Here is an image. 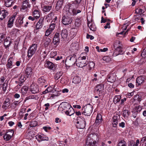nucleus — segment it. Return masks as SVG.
Instances as JSON below:
<instances>
[{
  "mask_svg": "<svg viewBox=\"0 0 146 146\" xmlns=\"http://www.w3.org/2000/svg\"><path fill=\"white\" fill-rule=\"evenodd\" d=\"M56 86H51L48 87L46 89L47 90L48 92H50L52 90V89H54V90L55 91L57 92H58V91L57 90H56Z\"/></svg>",
  "mask_w": 146,
  "mask_h": 146,
  "instance_id": "nucleus-38",
  "label": "nucleus"
},
{
  "mask_svg": "<svg viewBox=\"0 0 146 146\" xmlns=\"http://www.w3.org/2000/svg\"><path fill=\"white\" fill-rule=\"evenodd\" d=\"M87 64L86 60L78 59L77 60L76 65L79 67L82 68Z\"/></svg>",
  "mask_w": 146,
  "mask_h": 146,
  "instance_id": "nucleus-13",
  "label": "nucleus"
},
{
  "mask_svg": "<svg viewBox=\"0 0 146 146\" xmlns=\"http://www.w3.org/2000/svg\"><path fill=\"white\" fill-rule=\"evenodd\" d=\"M11 40L9 36H7L4 40V45L6 47H8L10 44Z\"/></svg>",
  "mask_w": 146,
  "mask_h": 146,
  "instance_id": "nucleus-27",
  "label": "nucleus"
},
{
  "mask_svg": "<svg viewBox=\"0 0 146 146\" xmlns=\"http://www.w3.org/2000/svg\"><path fill=\"white\" fill-rule=\"evenodd\" d=\"M37 97L35 95H32L29 96L28 97H26V99L27 100H29V99H36V98Z\"/></svg>",
  "mask_w": 146,
  "mask_h": 146,
  "instance_id": "nucleus-55",
  "label": "nucleus"
},
{
  "mask_svg": "<svg viewBox=\"0 0 146 146\" xmlns=\"http://www.w3.org/2000/svg\"><path fill=\"white\" fill-rule=\"evenodd\" d=\"M64 0H59L56 4V9L57 11H60L63 3Z\"/></svg>",
  "mask_w": 146,
  "mask_h": 146,
  "instance_id": "nucleus-20",
  "label": "nucleus"
},
{
  "mask_svg": "<svg viewBox=\"0 0 146 146\" xmlns=\"http://www.w3.org/2000/svg\"><path fill=\"white\" fill-rule=\"evenodd\" d=\"M81 24V20L80 18L76 19L75 21V25L77 27H78L80 26Z\"/></svg>",
  "mask_w": 146,
  "mask_h": 146,
  "instance_id": "nucleus-43",
  "label": "nucleus"
},
{
  "mask_svg": "<svg viewBox=\"0 0 146 146\" xmlns=\"http://www.w3.org/2000/svg\"><path fill=\"white\" fill-rule=\"evenodd\" d=\"M100 134L94 133L89 135L87 138L86 146H97V141L98 140Z\"/></svg>",
  "mask_w": 146,
  "mask_h": 146,
  "instance_id": "nucleus-2",
  "label": "nucleus"
},
{
  "mask_svg": "<svg viewBox=\"0 0 146 146\" xmlns=\"http://www.w3.org/2000/svg\"><path fill=\"white\" fill-rule=\"evenodd\" d=\"M103 60L106 62H108L111 61V59L109 56H105L102 58Z\"/></svg>",
  "mask_w": 146,
  "mask_h": 146,
  "instance_id": "nucleus-48",
  "label": "nucleus"
},
{
  "mask_svg": "<svg viewBox=\"0 0 146 146\" xmlns=\"http://www.w3.org/2000/svg\"><path fill=\"white\" fill-rule=\"evenodd\" d=\"M65 113L66 115L70 116L73 115L75 112L74 109L71 106L70 108L65 111Z\"/></svg>",
  "mask_w": 146,
  "mask_h": 146,
  "instance_id": "nucleus-25",
  "label": "nucleus"
},
{
  "mask_svg": "<svg viewBox=\"0 0 146 146\" xmlns=\"http://www.w3.org/2000/svg\"><path fill=\"white\" fill-rule=\"evenodd\" d=\"M44 19L43 18H40L39 19L36 25L35 28L34 30L35 33H37L39 31V30L42 27L44 24Z\"/></svg>",
  "mask_w": 146,
  "mask_h": 146,
  "instance_id": "nucleus-7",
  "label": "nucleus"
},
{
  "mask_svg": "<svg viewBox=\"0 0 146 146\" xmlns=\"http://www.w3.org/2000/svg\"><path fill=\"white\" fill-rule=\"evenodd\" d=\"M118 146H127L126 142L123 140L119 141L117 144Z\"/></svg>",
  "mask_w": 146,
  "mask_h": 146,
  "instance_id": "nucleus-45",
  "label": "nucleus"
},
{
  "mask_svg": "<svg viewBox=\"0 0 146 146\" xmlns=\"http://www.w3.org/2000/svg\"><path fill=\"white\" fill-rule=\"evenodd\" d=\"M46 82V81L42 78H40L38 80V83L41 86L44 85Z\"/></svg>",
  "mask_w": 146,
  "mask_h": 146,
  "instance_id": "nucleus-39",
  "label": "nucleus"
},
{
  "mask_svg": "<svg viewBox=\"0 0 146 146\" xmlns=\"http://www.w3.org/2000/svg\"><path fill=\"white\" fill-rule=\"evenodd\" d=\"M141 109V106L139 105H137L134 108V111L135 112H139Z\"/></svg>",
  "mask_w": 146,
  "mask_h": 146,
  "instance_id": "nucleus-47",
  "label": "nucleus"
},
{
  "mask_svg": "<svg viewBox=\"0 0 146 146\" xmlns=\"http://www.w3.org/2000/svg\"><path fill=\"white\" fill-rule=\"evenodd\" d=\"M81 0H76L74 3L71 4L69 6L67 13V15L71 16L76 15L77 14L81 12L82 6L80 7V3Z\"/></svg>",
  "mask_w": 146,
  "mask_h": 146,
  "instance_id": "nucleus-1",
  "label": "nucleus"
},
{
  "mask_svg": "<svg viewBox=\"0 0 146 146\" xmlns=\"http://www.w3.org/2000/svg\"><path fill=\"white\" fill-rule=\"evenodd\" d=\"M45 66L48 69L52 70H53L55 68V66L54 64L49 61H46Z\"/></svg>",
  "mask_w": 146,
  "mask_h": 146,
  "instance_id": "nucleus-21",
  "label": "nucleus"
},
{
  "mask_svg": "<svg viewBox=\"0 0 146 146\" xmlns=\"http://www.w3.org/2000/svg\"><path fill=\"white\" fill-rule=\"evenodd\" d=\"M129 24H124L123 25L122 27V29L123 31H124L126 30V29L127 28V27L129 26Z\"/></svg>",
  "mask_w": 146,
  "mask_h": 146,
  "instance_id": "nucleus-58",
  "label": "nucleus"
},
{
  "mask_svg": "<svg viewBox=\"0 0 146 146\" xmlns=\"http://www.w3.org/2000/svg\"><path fill=\"white\" fill-rule=\"evenodd\" d=\"M61 35L63 39L65 40L67 39L68 35L67 30L66 29H63L61 32Z\"/></svg>",
  "mask_w": 146,
  "mask_h": 146,
  "instance_id": "nucleus-26",
  "label": "nucleus"
},
{
  "mask_svg": "<svg viewBox=\"0 0 146 146\" xmlns=\"http://www.w3.org/2000/svg\"><path fill=\"white\" fill-rule=\"evenodd\" d=\"M8 15V12L5 10L0 11V20H3Z\"/></svg>",
  "mask_w": 146,
  "mask_h": 146,
  "instance_id": "nucleus-24",
  "label": "nucleus"
},
{
  "mask_svg": "<svg viewBox=\"0 0 146 146\" xmlns=\"http://www.w3.org/2000/svg\"><path fill=\"white\" fill-rule=\"evenodd\" d=\"M56 54V52H52L50 53V57H53L54 56H55Z\"/></svg>",
  "mask_w": 146,
  "mask_h": 146,
  "instance_id": "nucleus-63",
  "label": "nucleus"
},
{
  "mask_svg": "<svg viewBox=\"0 0 146 146\" xmlns=\"http://www.w3.org/2000/svg\"><path fill=\"white\" fill-rule=\"evenodd\" d=\"M71 106L68 102H63L60 104L58 109L61 111L65 110L66 111L68 108H70Z\"/></svg>",
  "mask_w": 146,
  "mask_h": 146,
  "instance_id": "nucleus-9",
  "label": "nucleus"
},
{
  "mask_svg": "<svg viewBox=\"0 0 146 146\" xmlns=\"http://www.w3.org/2000/svg\"><path fill=\"white\" fill-rule=\"evenodd\" d=\"M86 38H90V39L91 40H93L94 38V37L90 35H89V34H87L86 36Z\"/></svg>",
  "mask_w": 146,
  "mask_h": 146,
  "instance_id": "nucleus-62",
  "label": "nucleus"
},
{
  "mask_svg": "<svg viewBox=\"0 0 146 146\" xmlns=\"http://www.w3.org/2000/svg\"><path fill=\"white\" fill-rule=\"evenodd\" d=\"M96 119H98L102 121V115L100 113H98L97 115Z\"/></svg>",
  "mask_w": 146,
  "mask_h": 146,
  "instance_id": "nucleus-56",
  "label": "nucleus"
},
{
  "mask_svg": "<svg viewBox=\"0 0 146 146\" xmlns=\"http://www.w3.org/2000/svg\"><path fill=\"white\" fill-rule=\"evenodd\" d=\"M104 85L102 84H98L95 88V90L96 92H99L101 94L104 92Z\"/></svg>",
  "mask_w": 146,
  "mask_h": 146,
  "instance_id": "nucleus-17",
  "label": "nucleus"
},
{
  "mask_svg": "<svg viewBox=\"0 0 146 146\" xmlns=\"http://www.w3.org/2000/svg\"><path fill=\"white\" fill-rule=\"evenodd\" d=\"M52 32V31L50 30L49 29H47L45 32V35L44 36L48 37V36L51 34Z\"/></svg>",
  "mask_w": 146,
  "mask_h": 146,
  "instance_id": "nucleus-52",
  "label": "nucleus"
},
{
  "mask_svg": "<svg viewBox=\"0 0 146 146\" xmlns=\"http://www.w3.org/2000/svg\"><path fill=\"white\" fill-rule=\"evenodd\" d=\"M119 45H122V44H121L119 41L117 40L114 42L113 46L115 48L117 47Z\"/></svg>",
  "mask_w": 146,
  "mask_h": 146,
  "instance_id": "nucleus-49",
  "label": "nucleus"
},
{
  "mask_svg": "<svg viewBox=\"0 0 146 146\" xmlns=\"http://www.w3.org/2000/svg\"><path fill=\"white\" fill-rule=\"evenodd\" d=\"M121 97L120 96H115L113 98V101L114 103L116 104L120 101Z\"/></svg>",
  "mask_w": 146,
  "mask_h": 146,
  "instance_id": "nucleus-44",
  "label": "nucleus"
},
{
  "mask_svg": "<svg viewBox=\"0 0 146 146\" xmlns=\"http://www.w3.org/2000/svg\"><path fill=\"white\" fill-rule=\"evenodd\" d=\"M60 34L58 33H56L53 38H59Z\"/></svg>",
  "mask_w": 146,
  "mask_h": 146,
  "instance_id": "nucleus-64",
  "label": "nucleus"
},
{
  "mask_svg": "<svg viewBox=\"0 0 146 146\" xmlns=\"http://www.w3.org/2000/svg\"><path fill=\"white\" fill-rule=\"evenodd\" d=\"M40 13L38 9H35L33 13V15L36 19L40 17Z\"/></svg>",
  "mask_w": 146,
  "mask_h": 146,
  "instance_id": "nucleus-30",
  "label": "nucleus"
},
{
  "mask_svg": "<svg viewBox=\"0 0 146 146\" xmlns=\"http://www.w3.org/2000/svg\"><path fill=\"white\" fill-rule=\"evenodd\" d=\"M76 54L67 57L66 59V62L70 66L74 64L76 62Z\"/></svg>",
  "mask_w": 146,
  "mask_h": 146,
  "instance_id": "nucleus-5",
  "label": "nucleus"
},
{
  "mask_svg": "<svg viewBox=\"0 0 146 146\" xmlns=\"http://www.w3.org/2000/svg\"><path fill=\"white\" fill-rule=\"evenodd\" d=\"M146 141V136L143 137L140 140L141 143H144Z\"/></svg>",
  "mask_w": 146,
  "mask_h": 146,
  "instance_id": "nucleus-60",
  "label": "nucleus"
},
{
  "mask_svg": "<svg viewBox=\"0 0 146 146\" xmlns=\"http://www.w3.org/2000/svg\"><path fill=\"white\" fill-rule=\"evenodd\" d=\"M145 77L144 76H141L138 77L136 80V82L138 85H140L143 83L145 80Z\"/></svg>",
  "mask_w": 146,
  "mask_h": 146,
  "instance_id": "nucleus-23",
  "label": "nucleus"
},
{
  "mask_svg": "<svg viewBox=\"0 0 146 146\" xmlns=\"http://www.w3.org/2000/svg\"><path fill=\"white\" fill-rule=\"evenodd\" d=\"M23 17H19L16 20V23L19 26H21L22 25L23 23Z\"/></svg>",
  "mask_w": 146,
  "mask_h": 146,
  "instance_id": "nucleus-29",
  "label": "nucleus"
},
{
  "mask_svg": "<svg viewBox=\"0 0 146 146\" xmlns=\"http://www.w3.org/2000/svg\"><path fill=\"white\" fill-rule=\"evenodd\" d=\"M102 122V120L96 119L95 124L96 125L98 126Z\"/></svg>",
  "mask_w": 146,
  "mask_h": 146,
  "instance_id": "nucleus-57",
  "label": "nucleus"
},
{
  "mask_svg": "<svg viewBox=\"0 0 146 146\" xmlns=\"http://www.w3.org/2000/svg\"><path fill=\"white\" fill-rule=\"evenodd\" d=\"M62 72L61 71L57 72L56 74V79L57 80H58L60 78L61 76H62Z\"/></svg>",
  "mask_w": 146,
  "mask_h": 146,
  "instance_id": "nucleus-51",
  "label": "nucleus"
},
{
  "mask_svg": "<svg viewBox=\"0 0 146 146\" xmlns=\"http://www.w3.org/2000/svg\"><path fill=\"white\" fill-rule=\"evenodd\" d=\"M15 60L12 57H10L7 60V63L6 66L7 68H11L14 66Z\"/></svg>",
  "mask_w": 146,
  "mask_h": 146,
  "instance_id": "nucleus-12",
  "label": "nucleus"
},
{
  "mask_svg": "<svg viewBox=\"0 0 146 146\" xmlns=\"http://www.w3.org/2000/svg\"><path fill=\"white\" fill-rule=\"evenodd\" d=\"M140 141L139 139H137L136 142L131 141L129 142L128 146H138L140 144Z\"/></svg>",
  "mask_w": 146,
  "mask_h": 146,
  "instance_id": "nucleus-31",
  "label": "nucleus"
},
{
  "mask_svg": "<svg viewBox=\"0 0 146 146\" xmlns=\"http://www.w3.org/2000/svg\"><path fill=\"white\" fill-rule=\"evenodd\" d=\"M15 78H18V80L16 81H19L22 82H24L26 80L25 75L23 73H21L18 75H15Z\"/></svg>",
  "mask_w": 146,
  "mask_h": 146,
  "instance_id": "nucleus-19",
  "label": "nucleus"
},
{
  "mask_svg": "<svg viewBox=\"0 0 146 146\" xmlns=\"http://www.w3.org/2000/svg\"><path fill=\"white\" fill-rule=\"evenodd\" d=\"M81 81L80 78L77 76L74 77L73 79L72 82L74 84H77L79 83Z\"/></svg>",
  "mask_w": 146,
  "mask_h": 146,
  "instance_id": "nucleus-34",
  "label": "nucleus"
},
{
  "mask_svg": "<svg viewBox=\"0 0 146 146\" xmlns=\"http://www.w3.org/2000/svg\"><path fill=\"white\" fill-rule=\"evenodd\" d=\"M10 102L9 99H6L3 103V107L4 109H6L10 105Z\"/></svg>",
  "mask_w": 146,
  "mask_h": 146,
  "instance_id": "nucleus-36",
  "label": "nucleus"
},
{
  "mask_svg": "<svg viewBox=\"0 0 146 146\" xmlns=\"http://www.w3.org/2000/svg\"><path fill=\"white\" fill-rule=\"evenodd\" d=\"M72 17H69L68 16H64L62 18V23L65 25H68L70 24L72 22Z\"/></svg>",
  "mask_w": 146,
  "mask_h": 146,
  "instance_id": "nucleus-10",
  "label": "nucleus"
},
{
  "mask_svg": "<svg viewBox=\"0 0 146 146\" xmlns=\"http://www.w3.org/2000/svg\"><path fill=\"white\" fill-rule=\"evenodd\" d=\"M32 69L31 67H28L25 71V74L26 76L28 77L29 76L31 75L32 74Z\"/></svg>",
  "mask_w": 146,
  "mask_h": 146,
  "instance_id": "nucleus-33",
  "label": "nucleus"
},
{
  "mask_svg": "<svg viewBox=\"0 0 146 146\" xmlns=\"http://www.w3.org/2000/svg\"><path fill=\"white\" fill-rule=\"evenodd\" d=\"M37 44H33L28 49L27 56L29 58L31 57L34 54L37 48Z\"/></svg>",
  "mask_w": 146,
  "mask_h": 146,
  "instance_id": "nucleus-6",
  "label": "nucleus"
},
{
  "mask_svg": "<svg viewBox=\"0 0 146 146\" xmlns=\"http://www.w3.org/2000/svg\"><path fill=\"white\" fill-rule=\"evenodd\" d=\"M54 14L52 12H50L47 16L46 18V19L48 22H50V21L52 19L53 16H54Z\"/></svg>",
  "mask_w": 146,
  "mask_h": 146,
  "instance_id": "nucleus-37",
  "label": "nucleus"
},
{
  "mask_svg": "<svg viewBox=\"0 0 146 146\" xmlns=\"http://www.w3.org/2000/svg\"><path fill=\"white\" fill-rule=\"evenodd\" d=\"M52 42L54 44V47H56L60 43V38H53Z\"/></svg>",
  "mask_w": 146,
  "mask_h": 146,
  "instance_id": "nucleus-41",
  "label": "nucleus"
},
{
  "mask_svg": "<svg viewBox=\"0 0 146 146\" xmlns=\"http://www.w3.org/2000/svg\"><path fill=\"white\" fill-rule=\"evenodd\" d=\"M120 117L118 115L114 116L112 118V124L113 127H116L119 121Z\"/></svg>",
  "mask_w": 146,
  "mask_h": 146,
  "instance_id": "nucleus-16",
  "label": "nucleus"
},
{
  "mask_svg": "<svg viewBox=\"0 0 146 146\" xmlns=\"http://www.w3.org/2000/svg\"><path fill=\"white\" fill-rule=\"evenodd\" d=\"M7 86V84L6 83H4L3 84L2 86V89L4 92H5L6 90Z\"/></svg>",
  "mask_w": 146,
  "mask_h": 146,
  "instance_id": "nucleus-59",
  "label": "nucleus"
},
{
  "mask_svg": "<svg viewBox=\"0 0 146 146\" xmlns=\"http://www.w3.org/2000/svg\"><path fill=\"white\" fill-rule=\"evenodd\" d=\"M107 80L108 82H114L115 80V78L114 77V76L113 74L108 75L107 76Z\"/></svg>",
  "mask_w": 146,
  "mask_h": 146,
  "instance_id": "nucleus-35",
  "label": "nucleus"
},
{
  "mask_svg": "<svg viewBox=\"0 0 146 146\" xmlns=\"http://www.w3.org/2000/svg\"><path fill=\"white\" fill-rule=\"evenodd\" d=\"M30 91L33 94L38 93L39 92V89L38 86L36 84H32L30 87Z\"/></svg>",
  "mask_w": 146,
  "mask_h": 146,
  "instance_id": "nucleus-14",
  "label": "nucleus"
},
{
  "mask_svg": "<svg viewBox=\"0 0 146 146\" xmlns=\"http://www.w3.org/2000/svg\"><path fill=\"white\" fill-rule=\"evenodd\" d=\"M83 111L82 113L85 115L89 116L92 112L93 107L90 104L84 106L82 109Z\"/></svg>",
  "mask_w": 146,
  "mask_h": 146,
  "instance_id": "nucleus-3",
  "label": "nucleus"
},
{
  "mask_svg": "<svg viewBox=\"0 0 146 146\" xmlns=\"http://www.w3.org/2000/svg\"><path fill=\"white\" fill-rule=\"evenodd\" d=\"M85 125L86 122L84 118L78 117L76 124V125L77 128L83 129L85 127Z\"/></svg>",
  "mask_w": 146,
  "mask_h": 146,
  "instance_id": "nucleus-4",
  "label": "nucleus"
},
{
  "mask_svg": "<svg viewBox=\"0 0 146 146\" xmlns=\"http://www.w3.org/2000/svg\"><path fill=\"white\" fill-rule=\"evenodd\" d=\"M121 46L122 45H119V46L115 48V50L118 51L119 52L118 54H116L115 53L116 51H115L113 54L114 56H116L120 54L121 53L123 52Z\"/></svg>",
  "mask_w": 146,
  "mask_h": 146,
  "instance_id": "nucleus-28",
  "label": "nucleus"
},
{
  "mask_svg": "<svg viewBox=\"0 0 146 146\" xmlns=\"http://www.w3.org/2000/svg\"><path fill=\"white\" fill-rule=\"evenodd\" d=\"M36 139L39 142L43 141H48V137L46 135L41 133L38 134L36 136Z\"/></svg>",
  "mask_w": 146,
  "mask_h": 146,
  "instance_id": "nucleus-11",
  "label": "nucleus"
},
{
  "mask_svg": "<svg viewBox=\"0 0 146 146\" xmlns=\"http://www.w3.org/2000/svg\"><path fill=\"white\" fill-rule=\"evenodd\" d=\"M128 115V110H124L123 111V115L124 117H127Z\"/></svg>",
  "mask_w": 146,
  "mask_h": 146,
  "instance_id": "nucleus-54",
  "label": "nucleus"
},
{
  "mask_svg": "<svg viewBox=\"0 0 146 146\" xmlns=\"http://www.w3.org/2000/svg\"><path fill=\"white\" fill-rule=\"evenodd\" d=\"M13 0H5V3L6 7H10L12 4Z\"/></svg>",
  "mask_w": 146,
  "mask_h": 146,
  "instance_id": "nucleus-40",
  "label": "nucleus"
},
{
  "mask_svg": "<svg viewBox=\"0 0 146 146\" xmlns=\"http://www.w3.org/2000/svg\"><path fill=\"white\" fill-rule=\"evenodd\" d=\"M55 26V24L54 23H53L52 22L51 23V24L50 26V27L48 29L52 31L54 29Z\"/></svg>",
  "mask_w": 146,
  "mask_h": 146,
  "instance_id": "nucleus-50",
  "label": "nucleus"
},
{
  "mask_svg": "<svg viewBox=\"0 0 146 146\" xmlns=\"http://www.w3.org/2000/svg\"><path fill=\"white\" fill-rule=\"evenodd\" d=\"M49 37L50 36H44V41L45 42V44L47 45H48L51 41V40L50 38H49Z\"/></svg>",
  "mask_w": 146,
  "mask_h": 146,
  "instance_id": "nucleus-42",
  "label": "nucleus"
},
{
  "mask_svg": "<svg viewBox=\"0 0 146 146\" xmlns=\"http://www.w3.org/2000/svg\"><path fill=\"white\" fill-rule=\"evenodd\" d=\"M88 25L90 30L93 31H95L96 30V28L94 23L88 22Z\"/></svg>",
  "mask_w": 146,
  "mask_h": 146,
  "instance_id": "nucleus-32",
  "label": "nucleus"
},
{
  "mask_svg": "<svg viewBox=\"0 0 146 146\" xmlns=\"http://www.w3.org/2000/svg\"><path fill=\"white\" fill-rule=\"evenodd\" d=\"M43 128L46 132H48V130H50L51 128L50 127L45 126L43 127Z\"/></svg>",
  "mask_w": 146,
  "mask_h": 146,
  "instance_id": "nucleus-61",
  "label": "nucleus"
},
{
  "mask_svg": "<svg viewBox=\"0 0 146 146\" xmlns=\"http://www.w3.org/2000/svg\"><path fill=\"white\" fill-rule=\"evenodd\" d=\"M15 17V15H13L9 18L7 23V26L11 28L13 26Z\"/></svg>",
  "mask_w": 146,
  "mask_h": 146,
  "instance_id": "nucleus-18",
  "label": "nucleus"
},
{
  "mask_svg": "<svg viewBox=\"0 0 146 146\" xmlns=\"http://www.w3.org/2000/svg\"><path fill=\"white\" fill-rule=\"evenodd\" d=\"M13 133L14 131L13 130H11L7 132L5 135L4 136V139L6 141L10 140L13 136Z\"/></svg>",
  "mask_w": 146,
  "mask_h": 146,
  "instance_id": "nucleus-15",
  "label": "nucleus"
},
{
  "mask_svg": "<svg viewBox=\"0 0 146 146\" xmlns=\"http://www.w3.org/2000/svg\"><path fill=\"white\" fill-rule=\"evenodd\" d=\"M30 7V5L29 4V1L27 0H25L23 1V5L22 6L21 9L23 10H26L28 8Z\"/></svg>",
  "mask_w": 146,
  "mask_h": 146,
  "instance_id": "nucleus-22",
  "label": "nucleus"
},
{
  "mask_svg": "<svg viewBox=\"0 0 146 146\" xmlns=\"http://www.w3.org/2000/svg\"><path fill=\"white\" fill-rule=\"evenodd\" d=\"M6 35L4 34H0V43L4 40Z\"/></svg>",
  "mask_w": 146,
  "mask_h": 146,
  "instance_id": "nucleus-53",
  "label": "nucleus"
},
{
  "mask_svg": "<svg viewBox=\"0 0 146 146\" xmlns=\"http://www.w3.org/2000/svg\"><path fill=\"white\" fill-rule=\"evenodd\" d=\"M143 9H138V8L136 10V11H135L136 13L138 14V13H144L145 12V7H143Z\"/></svg>",
  "mask_w": 146,
  "mask_h": 146,
  "instance_id": "nucleus-46",
  "label": "nucleus"
},
{
  "mask_svg": "<svg viewBox=\"0 0 146 146\" xmlns=\"http://www.w3.org/2000/svg\"><path fill=\"white\" fill-rule=\"evenodd\" d=\"M45 2L46 5L43 7L42 6V10L44 12H48L50 11L52 8L53 3L52 1H51L50 2H48V1H47Z\"/></svg>",
  "mask_w": 146,
  "mask_h": 146,
  "instance_id": "nucleus-8",
  "label": "nucleus"
}]
</instances>
